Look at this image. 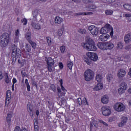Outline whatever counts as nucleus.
I'll use <instances>...</instances> for the list:
<instances>
[{"mask_svg": "<svg viewBox=\"0 0 131 131\" xmlns=\"http://www.w3.org/2000/svg\"><path fill=\"white\" fill-rule=\"evenodd\" d=\"M82 47L88 50V51H92L93 52L97 51V47L95 45V41L90 36L86 37L85 42L82 44Z\"/></svg>", "mask_w": 131, "mask_h": 131, "instance_id": "obj_1", "label": "nucleus"}, {"mask_svg": "<svg viewBox=\"0 0 131 131\" xmlns=\"http://www.w3.org/2000/svg\"><path fill=\"white\" fill-rule=\"evenodd\" d=\"M11 51L12 63L15 64L17 59L21 57V51L18 48H17L16 45H14L12 46Z\"/></svg>", "mask_w": 131, "mask_h": 131, "instance_id": "obj_2", "label": "nucleus"}, {"mask_svg": "<svg viewBox=\"0 0 131 131\" xmlns=\"http://www.w3.org/2000/svg\"><path fill=\"white\" fill-rule=\"evenodd\" d=\"M10 35L8 33H4L0 36V47L6 48L9 45Z\"/></svg>", "mask_w": 131, "mask_h": 131, "instance_id": "obj_3", "label": "nucleus"}, {"mask_svg": "<svg viewBox=\"0 0 131 131\" xmlns=\"http://www.w3.org/2000/svg\"><path fill=\"white\" fill-rule=\"evenodd\" d=\"M101 34L106 35V33H110L111 37L113 36V28L108 24H106L105 26L100 29Z\"/></svg>", "mask_w": 131, "mask_h": 131, "instance_id": "obj_4", "label": "nucleus"}, {"mask_svg": "<svg viewBox=\"0 0 131 131\" xmlns=\"http://www.w3.org/2000/svg\"><path fill=\"white\" fill-rule=\"evenodd\" d=\"M83 76L86 81H91V80L94 79L95 73L92 70L88 69L84 72Z\"/></svg>", "mask_w": 131, "mask_h": 131, "instance_id": "obj_5", "label": "nucleus"}, {"mask_svg": "<svg viewBox=\"0 0 131 131\" xmlns=\"http://www.w3.org/2000/svg\"><path fill=\"white\" fill-rule=\"evenodd\" d=\"M47 64L48 66L47 68L49 72H53L55 71V67L54 64H55V61L52 58V57H48L47 60Z\"/></svg>", "mask_w": 131, "mask_h": 131, "instance_id": "obj_6", "label": "nucleus"}, {"mask_svg": "<svg viewBox=\"0 0 131 131\" xmlns=\"http://www.w3.org/2000/svg\"><path fill=\"white\" fill-rule=\"evenodd\" d=\"M114 109L118 112H122L125 110V105L121 102H118L114 104Z\"/></svg>", "mask_w": 131, "mask_h": 131, "instance_id": "obj_7", "label": "nucleus"}, {"mask_svg": "<svg viewBox=\"0 0 131 131\" xmlns=\"http://www.w3.org/2000/svg\"><path fill=\"white\" fill-rule=\"evenodd\" d=\"M101 111L104 116H109L111 114V108L108 106H102Z\"/></svg>", "mask_w": 131, "mask_h": 131, "instance_id": "obj_8", "label": "nucleus"}, {"mask_svg": "<svg viewBox=\"0 0 131 131\" xmlns=\"http://www.w3.org/2000/svg\"><path fill=\"white\" fill-rule=\"evenodd\" d=\"M88 30L91 32L92 35H98V33H99V28L95 26H90L88 27Z\"/></svg>", "mask_w": 131, "mask_h": 131, "instance_id": "obj_9", "label": "nucleus"}, {"mask_svg": "<svg viewBox=\"0 0 131 131\" xmlns=\"http://www.w3.org/2000/svg\"><path fill=\"white\" fill-rule=\"evenodd\" d=\"M88 57L90 58V60H92V61H94V62H96V61H97L98 60V55H97V53H92V52H88L86 54Z\"/></svg>", "mask_w": 131, "mask_h": 131, "instance_id": "obj_10", "label": "nucleus"}, {"mask_svg": "<svg viewBox=\"0 0 131 131\" xmlns=\"http://www.w3.org/2000/svg\"><path fill=\"white\" fill-rule=\"evenodd\" d=\"M11 102V90H8L6 92V97L5 101L6 106H8L9 104Z\"/></svg>", "mask_w": 131, "mask_h": 131, "instance_id": "obj_11", "label": "nucleus"}, {"mask_svg": "<svg viewBox=\"0 0 131 131\" xmlns=\"http://www.w3.org/2000/svg\"><path fill=\"white\" fill-rule=\"evenodd\" d=\"M126 122H127V117H122L121 118V122L119 123L118 125L119 127H122V126H124Z\"/></svg>", "mask_w": 131, "mask_h": 131, "instance_id": "obj_12", "label": "nucleus"}, {"mask_svg": "<svg viewBox=\"0 0 131 131\" xmlns=\"http://www.w3.org/2000/svg\"><path fill=\"white\" fill-rule=\"evenodd\" d=\"M125 74H126V72L125 70L121 69L118 72V77L119 78L124 77V76H125Z\"/></svg>", "mask_w": 131, "mask_h": 131, "instance_id": "obj_13", "label": "nucleus"}, {"mask_svg": "<svg viewBox=\"0 0 131 131\" xmlns=\"http://www.w3.org/2000/svg\"><path fill=\"white\" fill-rule=\"evenodd\" d=\"M124 40L126 43H128L131 41V34L130 33H128L126 34L124 36Z\"/></svg>", "mask_w": 131, "mask_h": 131, "instance_id": "obj_14", "label": "nucleus"}, {"mask_svg": "<svg viewBox=\"0 0 131 131\" xmlns=\"http://www.w3.org/2000/svg\"><path fill=\"white\" fill-rule=\"evenodd\" d=\"M110 37V36L107 34V35H102L99 36V40L101 41H107V40L108 38Z\"/></svg>", "mask_w": 131, "mask_h": 131, "instance_id": "obj_15", "label": "nucleus"}, {"mask_svg": "<svg viewBox=\"0 0 131 131\" xmlns=\"http://www.w3.org/2000/svg\"><path fill=\"white\" fill-rule=\"evenodd\" d=\"M97 47L101 50H106V42H99L97 44Z\"/></svg>", "mask_w": 131, "mask_h": 131, "instance_id": "obj_16", "label": "nucleus"}, {"mask_svg": "<svg viewBox=\"0 0 131 131\" xmlns=\"http://www.w3.org/2000/svg\"><path fill=\"white\" fill-rule=\"evenodd\" d=\"M97 7H96V5L94 4H89V5L86 6V9L87 11H94L95 9H96Z\"/></svg>", "mask_w": 131, "mask_h": 131, "instance_id": "obj_17", "label": "nucleus"}, {"mask_svg": "<svg viewBox=\"0 0 131 131\" xmlns=\"http://www.w3.org/2000/svg\"><path fill=\"white\" fill-rule=\"evenodd\" d=\"M12 116H13L12 112L9 113L7 116V122L8 123L9 126H10V123H11V121L12 120L11 118H12Z\"/></svg>", "mask_w": 131, "mask_h": 131, "instance_id": "obj_18", "label": "nucleus"}, {"mask_svg": "<svg viewBox=\"0 0 131 131\" xmlns=\"http://www.w3.org/2000/svg\"><path fill=\"white\" fill-rule=\"evenodd\" d=\"M101 103L103 104H108V102H109V98L107 96H103L101 99Z\"/></svg>", "mask_w": 131, "mask_h": 131, "instance_id": "obj_19", "label": "nucleus"}, {"mask_svg": "<svg viewBox=\"0 0 131 131\" xmlns=\"http://www.w3.org/2000/svg\"><path fill=\"white\" fill-rule=\"evenodd\" d=\"M25 38L28 40V42L31 41L32 40L31 39V33L29 31H28L25 34Z\"/></svg>", "mask_w": 131, "mask_h": 131, "instance_id": "obj_20", "label": "nucleus"}, {"mask_svg": "<svg viewBox=\"0 0 131 131\" xmlns=\"http://www.w3.org/2000/svg\"><path fill=\"white\" fill-rule=\"evenodd\" d=\"M31 26L34 29H37L38 30H39L40 29V25L32 21L31 23Z\"/></svg>", "mask_w": 131, "mask_h": 131, "instance_id": "obj_21", "label": "nucleus"}, {"mask_svg": "<svg viewBox=\"0 0 131 131\" xmlns=\"http://www.w3.org/2000/svg\"><path fill=\"white\" fill-rule=\"evenodd\" d=\"M103 89V83H98L96 86L95 88H94L95 91H101Z\"/></svg>", "mask_w": 131, "mask_h": 131, "instance_id": "obj_22", "label": "nucleus"}, {"mask_svg": "<svg viewBox=\"0 0 131 131\" xmlns=\"http://www.w3.org/2000/svg\"><path fill=\"white\" fill-rule=\"evenodd\" d=\"M63 21V18L60 17L59 16H56L55 19V24H61Z\"/></svg>", "mask_w": 131, "mask_h": 131, "instance_id": "obj_23", "label": "nucleus"}, {"mask_svg": "<svg viewBox=\"0 0 131 131\" xmlns=\"http://www.w3.org/2000/svg\"><path fill=\"white\" fill-rule=\"evenodd\" d=\"M106 50H112L114 48V45L112 43L105 42Z\"/></svg>", "mask_w": 131, "mask_h": 131, "instance_id": "obj_24", "label": "nucleus"}, {"mask_svg": "<svg viewBox=\"0 0 131 131\" xmlns=\"http://www.w3.org/2000/svg\"><path fill=\"white\" fill-rule=\"evenodd\" d=\"M37 16H38V10L37 9H35L33 12V16L34 21H37V19L36 18Z\"/></svg>", "mask_w": 131, "mask_h": 131, "instance_id": "obj_25", "label": "nucleus"}, {"mask_svg": "<svg viewBox=\"0 0 131 131\" xmlns=\"http://www.w3.org/2000/svg\"><path fill=\"white\" fill-rule=\"evenodd\" d=\"M5 76V81L6 83H10L11 81V79L9 78V76L8 75V73H5L4 74Z\"/></svg>", "mask_w": 131, "mask_h": 131, "instance_id": "obj_26", "label": "nucleus"}, {"mask_svg": "<svg viewBox=\"0 0 131 131\" xmlns=\"http://www.w3.org/2000/svg\"><path fill=\"white\" fill-rule=\"evenodd\" d=\"M77 32L80 34H86V30L84 29L79 28L77 30Z\"/></svg>", "mask_w": 131, "mask_h": 131, "instance_id": "obj_27", "label": "nucleus"}, {"mask_svg": "<svg viewBox=\"0 0 131 131\" xmlns=\"http://www.w3.org/2000/svg\"><path fill=\"white\" fill-rule=\"evenodd\" d=\"M96 80L98 82H101L103 80V77L100 74H98L96 76Z\"/></svg>", "mask_w": 131, "mask_h": 131, "instance_id": "obj_28", "label": "nucleus"}, {"mask_svg": "<svg viewBox=\"0 0 131 131\" xmlns=\"http://www.w3.org/2000/svg\"><path fill=\"white\" fill-rule=\"evenodd\" d=\"M106 79L108 82L113 80V75L111 74H108L106 76Z\"/></svg>", "mask_w": 131, "mask_h": 131, "instance_id": "obj_29", "label": "nucleus"}, {"mask_svg": "<svg viewBox=\"0 0 131 131\" xmlns=\"http://www.w3.org/2000/svg\"><path fill=\"white\" fill-rule=\"evenodd\" d=\"M92 14V12H88V14L85 12H78L74 13V16H81L82 15H90Z\"/></svg>", "mask_w": 131, "mask_h": 131, "instance_id": "obj_30", "label": "nucleus"}, {"mask_svg": "<svg viewBox=\"0 0 131 131\" xmlns=\"http://www.w3.org/2000/svg\"><path fill=\"white\" fill-rule=\"evenodd\" d=\"M83 61L84 62L86 63L88 65H91V64H92V62H91V59H89V57H84Z\"/></svg>", "mask_w": 131, "mask_h": 131, "instance_id": "obj_31", "label": "nucleus"}, {"mask_svg": "<svg viewBox=\"0 0 131 131\" xmlns=\"http://www.w3.org/2000/svg\"><path fill=\"white\" fill-rule=\"evenodd\" d=\"M120 86L124 89V90H126L127 89V84L125 82H122L120 84Z\"/></svg>", "mask_w": 131, "mask_h": 131, "instance_id": "obj_32", "label": "nucleus"}, {"mask_svg": "<svg viewBox=\"0 0 131 131\" xmlns=\"http://www.w3.org/2000/svg\"><path fill=\"white\" fill-rule=\"evenodd\" d=\"M73 66V63L72 62L70 61H68L67 62V67L69 68V69L71 70V69H72Z\"/></svg>", "mask_w": 131, "mask_h": 131, "instance_id": "obj_33", "label": "nucleus"}, {"mask_svg": "<svg viewBox=\"0 0 131 131\" xmlns=\"http://www.w3.org/2000/svg\"><path fill=\"white\" fill-rule=\"evenodd\" d=\"M123 7L126 10H127V11H131V5L129 4H124L123 5Z\"/></svg>", "mask_w": 131, "mask_h": 131, "instance_id": "obj_34", "label": "nucleus"}, {"mask_svg": "<svg viewBox=\"0 0 131 131\" xmlns=\"http://www.w3.org/2000/svg\"><path fill=\"white\" fill-rule=\"evenodd\" d=\"M29 43H30V45L32 46V48L33 49H34V50H35L36 49V43H35V42L32 41H30V42H29Z\"/></svg>", "mask_w": 131, "mask_h": 131, "instance_id": "obj_35", "label": "nucleus"}, {"mask_svg": "<svg viewBox=\"0 0 131 131\" xmlns=\"http://www.w3.org/2000/svg\"><path fill=\"white\" fill-rule=\"evenodd\" d=\"M60 50L61 54H64L65 53V50H66V47L65 46H62L60 47Z\"/></svg>", "mask_w": 131, "mask_h": 131, "instance_id": "obj_36", "label": "nucleus"}, {"mask_svg": "<svg viewBox=\"0 0 131 131\" xmlns=\"http://www.w3.org/2000/svg\"><path fill=\"white\" fill-rule=\"evenodd\" d=\"M117 49H119L121 50V49H122L123 48V43L121 42H119L117 45Z\"/></svg>", "mask_w": 131, "mask_h": 131, "instance_id": "obj_37", "label": "nucleus"}, {"mask_svg": "<svg viewBox=\"0 0 131 131\" xmlns=\"http://www.w3.org/2000/svg\"><path fill=\"white\" fill-rule=\"evenodd\" d=\"M82 2L86 5H90V4H93V1L91 0H82Z\"/></svg>", "mask_w": 131, "mask_h": 131, "instance_id": "obj_38", "label": "nucleus"}, {"mask_svg": "<svg viewBox=\"0 0 131 131\" xmlns=\"http://www.w3.org/2000/svg\"><path fill=\"white\" fill-rule=\"evenodd\" d=\"M26 50L29 53L31 52V46L28 44H26Z\"/></svg>", "mask_w": 131, "mask_h": 131, "instance_id": "obj_39", "label": "nucleus"}, {"mask_svg": "<svg viewBox=\"0 0 131 131\" xmlns=\"http://www.w3.org/2000/svg\"><path fill=\"white\" fill-rule=\"evenodd\" d=\"M91 123L94 125L95 127L97 128L98 127V122L96 120H92Z\"/></svg>", "mask_w": 131, "mask_h": 131, "instance_id": "obj_40", "label": "nucleus"}, {"mask_svg": "<svg viewBox=\"0 0 131 131\" xmlns=\"http://www.w3.org/2000/svg\"><path fill=\"white\" fill-rule=\"evenodd\" d=\"M124 91H125V90L123 88H119L118 90V93L119 95H121L122 94H123V93H124Z\"/></svg>", "mask_w": 131, "mask_h": 131, "instance_id": "obj_41", "label": "nucleus"}, {"mask_svg": "<svg viewBox=\"0 0 131 131\" xmlns=\"http://www.w3.org/2000/svg\"><path fill=\"white\" fill-rule=\"evenodd\" d=\"M82 105H89V103H88V100H86V98H84L83 100H82Z\"/></svg>", "mask_w": 131, "mask_h": 131, "instance_id": "obj_42", "label": "nucleus"}, {"mask_svg": "<svg viewBox=\"0 0 131 131\" xmlns=\"http://www.w3.org/2000/svg\"><path fill=\"white\" fill-rule=\"evenodd\" d=\"M105 13L106 15H112V14H113V11H112V10H106L105 11Z\"/></svg>", "mask_w": 131, "mask_h": 131, "instance_id": "obj_43", "label": "nucleus"}, {"mask_svg": "<svg viewBox=\"0 0 131 131\" xmlns=\"http://www.w3.org/2000/svg\"><path fill=\"white\" fill-rule=\"evenodd\" d=\"M124 49L126 51H127V52H128V51H129V50H130V49H131V45H128L124 47Z\"/></svg>", "mask_w": 131, "mask_h": 131, "instance_id": "obj_44", "label": "nucleus"}, {"mask_svg": "<svg viewBox=\"0 0 131 131\" xmlns=\"http://www.w3.org/2000/svg\"><path fill=\"white\" fill-rule=\"evenodd\" d=\"M32 106H31V104H28L27 105V110H28V111L30 112H32V110L31 109Z\"/></svg>", "mask_w": 131, "mask_h": 131, "instance_id": "obj_45", "label": "nucleus"}, {"mask_svg": "<svg viewBox=\"0 0 131 131\" xmlns=\"http://www.w3.org/2000/svg\"><path fill=\"white\" fill-rule=\"evenodd\" d=\"M77 102H78V104H79L80 106L82 105V100H81V98H78Z\"/></svg>", "mask_w": 131, "mask_h": 131, "instance_id": "obj_46", "label": "nucleus"}, {"mask_svg": "<svg viewBox=\"0 0 131 131\" xmlns=\"http://www.w3.org/2000/svg\"><path fill=\"white\" fill-rule=\"evenodd\" d=\"M46 39L47 40V42L48 45L52 43V39L50 37H47Z\"/></svg>", "mask_w": 131, "mask_h": 131, "instance_id": "obj_47", "label": "nucleus"}, {"mask_svg": "<svg viewBox=\"0 0 131 131\" xmlns=\"http://www.w3.org/2000/svg\"><path fill=\"white\" fill-rule=\"evenodd\" d=\"M51 90L53 91V92H56V86H55V85L54 84H51Z\"/></svg>", "mask_w": 131, "mask_h": 131, "instance_id": "obj_48", "label": "nucleus"}, {"mask_svg": "<svg viewBox=\"0 0 131 131\" xmlns=\"http://www.w3.org/2000/svg\"><path fill=\"white\" fill-rule=\"evenodd\" d=\"M33 122H34V125H38V119H34Z\"/></svg>", "mask_w": 131, "mask_h": 131, "instance_id": "obj_49", "label": "nucleus"}, {"mask_svg": "<svg viewBox=\"0 0 131 131\" xmlns=\"http://www.w3.org/2000/svg\"><path fill=\"white\" fill-rule=\"evenodd\" d=\"M22 23H23L24 25H26L27 24V19L24 18L23 20H21Z\"/></svg>", "mask_w": 131, "mask_h": 131, "instance_id": "obj_50", "label": "nucleus"}, {"mask_svg": "<svg viewBox=\"0 0 131 131\" xmlns=\"http://www.w3.org/2000/svg\"><path fill=\"white\" fill-rule=\"evenodd\" d=\"M59 36H62L63 35V31L62 30H59L58 32Z\"/></svg>", "mask_w": 131, "mask_h": 131, "instance_id": "obj_51", "label": "nucleus"}, {"mask_svg": "<svg viewBox=\"0 0 131 131\" xmlns=\"http://www.w3.org/2000/svg\"><path fill=\"white\" fill-rule=\"evenodd\" d=\"M99 122L100 123H102L103 125H105V126H108V124L107 123L104 122L103 120H99Z\"/></svg>", "mask_w": 131, "mask_h": 131, "instance_id": "obj_52", "label": "nucleus"}, {"mask_svg": "<svg viewBox=\"0 0 131 131\" xmlns=\"http://www.w3.org/2000/svg\"><path fill=\"white\" fill-rule=\"evenodd\" d=\"M20 32V30H19V29H17L16 31H15V36L16 37H19V33Z\"/></svg>", "mask_w": 131, "mask_h": 131, "instance_id": "obj_53", "label": "nucleus"}, {"mask_svg": "<svg viewBox=\"0 0 131 131\" xmlns=\"http://www.w3.org/2000/svg\"><path fill=\"white\" fill-rule=\"evenodd\" d=\"M59 67L60 69H63V67H64V66L63 65V63L60 62L58 64Z\"/></svg>", "mask_w": 131, "mask_h": 131, "instance_id": "obj_54", "label": "nucleus"}, {"mask_svg": "<svg viewBox=\"0 0 131 131\" xmlns=\"http://www.w3.org/2000/svg\"><path fill=\"white\" fill-rule=\"evenodd\" d=\"M14 131H21V129L19 126H16Z\"/></svg>", "mask_w": 131, "mask_h": 131, "instance_id": "obj_55", "label": "nucleus"}, {"mask_svg": "<svg viewBox=\"0 0 131 131\" xmlns=\"http://www.w3.org/2000/svg\"><path fill=\"white\" fill-rule=\"evenodd\" d=\"M34 130L38 131V125H34Z\"/></svg>", "mask_w": 131, "mask_h": 131, "instance_id": "obj_56", "label": "nucleus"}, {"mask_svg": "<svg viewBox=\"0 0 131 131\" xmlns=\"http://www.w3.org/2000/svg\"><path fill=\"white\" fill-rule=\"evenodd\" d=\"M93 127H94V125L93 124V123L91 122H90V131L93 130Z\"/></svg>", "mask_w": 131, "mask_h": 131, "instance_id": "obj_57", "label": "nucleus"}, {"mask_svg": "<svg viewBox=\"0 0 131 131\" xmlns=\"http://www.w3.org/2000/svg\"><path fill=\"white\" fill-rule=\"evenodd\" d=\"M21 75L23 77H26V76H27L26 73L23 72H21Z\"/></svg>", "mask_w": 131, "mask_h": 131, "instance_id": "obj_58", "label": "nucleus"}, {"mask_svg": "<svg viewBox=\"0 0 131 131\" xmlns=\"http://www.w3.org/2000/svg\"><path fill=\"white\" fill-rule=\"evenodd\" d=\"M18 40H19V37H15V38L14 39V42L17 43V42H18Z\"/></svg>", "mask_w": 131, "mask_h": 131, "instance_id": "obj_59", "label": "nucleus"}, {"mask_svg": "<svg viewBox=\"0 0 131 131\" xmlns=\"http://www.w3.org/2000/svg\"><path fill=\"white\" fill-rule=\"evenodd\" d=\"M61 104H64L66 103V100L64 99L63 98H61Z\"/></svg>", "mask_w": 131, "mask_h": 131, "instance_id": "obj_60", "label": "nucleus"}, {"mask_svg": "<svg viewBox=\"0 0 131 131\" xmlns=\"http://www.w3.org/2000/svg\"><path fill=\"white\" fill-rule=\"evenodd\" d=\"M13 84H15L16 82H17V79L16 78H14L12 80Z\"/></svg>", "mask_w": 131, "mask_h": 131, "instance_id": "obj_61", "label": "nucleus"}, {"mask_svg": "<svg viewBox=\"0 0 131 131\" xmlns=\"http://www.w3.org/2000/svg\"><path fill=\"white\" fill-rule=\"evenodd\" d=\"M28 92H30V85H26Z\"/></svg>", "mask_w": 131, "mask_h": 131, "instance_id": "obj_62", "label": "nucleus"}, {"mask_svg": "<svg viewBox=\"0 0 131 131\" xmlns=\"http://www.w3.org/2000/svg\"><path fill=\"white\" fill-rule=\"evenodd\" d=\"M25 84H26V85H29V82H28V79H26V80H25Z\"/></svg>", "mask_w": 131, "mask_h": 131, "instance_id": "obj_63", "label": "nucleus"}, {"mask_svg": "<svg viewBox=\"0 0 131 131\" xmlns=\"http://www.w3.org/2000/svg\"><path fill=\"white\" fill-rule=\"evenodd\" d=\"M108 122H112L113 121V118H110L108 119Z\"/></svg>", "mask_w": 131, "mask_h": 131, "instance_id": "obj_64", "label": "nucleus"}]
</instances>
